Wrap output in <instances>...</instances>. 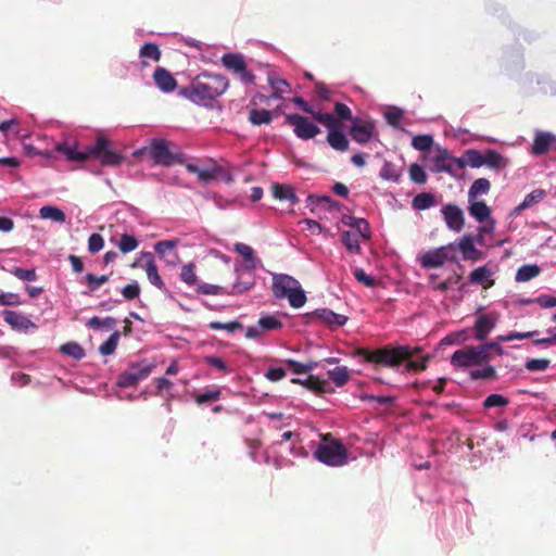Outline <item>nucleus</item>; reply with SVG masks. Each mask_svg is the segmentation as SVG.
I'll return each instance as SVG.
<instances>
[{"label":"nucleus","mask_w":556,"mask_h":556,"mask_svg":"<svg viewBox=\"0 0 556 556\" xmlns=\"http://www.w3.org/2000/svg\"><path fill=\"white\" fill-rule=\"evenodd\" d=\"M273 121V114L268 110L251 109L249 113V122L252 125L261 126L269 124Z\"/></svg>","instance_id":"473e14b6"},{"label":"nucleus","mask_w":556,"mask_h":556,"mask_svg":"<svg viewBox=\"0 0 556 556\" xmlns=\"http://www.w3.org/2000/svg\"><path fill=\"white\" fill-rule=\"evenodd\" d=\"M434 170L452 173L453 166L457 164L460 168L465 166V163L462 160L455 159L451 155V153L446 149H437V153L432 159Z\"/></svg>","instance_id":"4468645a"},{"label":"nucleus","mask_w":556,"mask_h":556,"mask_svg":"<svg viewBox=\"0 0 556 556\" xmlns=\"http://www.w3.org/2000/svg\"><path fill=\"white\" fill-rule=\"evenodd\" d=\"M258 326L262 331H269L281 328L282 323L275 316L268 315L258 319Z\"/></svg>","instance_id":"864d4df0"},{"label":"nucleus","mask_w":556,"mask_h":556,"mask_svg":"<svg viewBox=\"0 0 556 556\" xmlns=\"http://www.w3.org/2000/svg\"><path fill=\"white\" fill-rule=\"evenodd\" d=\"M384 117L391 126L400 128V122L403 117V111L401 109L393 108L384 113Z\"/></svg>","instance_id":"69168bd1"},{"label":"nucleus","mask_w":556,"mask_h":556,"mask_svg":"<svg viewBox=\"0 0 556 556\" xmlns=\"http://www.w3.org/2000/svg\"><path fill=\"white\" fill-rule=\"evenodd\" d=\"M286 364L296 375L308 374L317 366V363L313 361L303 364L294 359H287Z\"/></svg>","instance_id":"c03bdc74"},{"label":"nucleus","mask_w":556,"mask_h":556,"mask_svg":"<svg viewBox=\"0 0 556 556\" xmlns=\"http://www.w3.org/2000/svg\"><path fill=\"white\" fill-rule=\"evenodd\" d=\"M314 456L320 463L330 467H341L348 462V450L330 433L321 434V441L314 452Z\"/></svg>","instance_id":"20e7f679"},{"label":"nucleus","mask_w":556,"mask_h":556,"mask_svg":"<svg viewBox=\"0 0 556 556\" xmlns=\"http://www.w3.org/2000/svg\"><path fill=\"white\" fill-rule=\"evenodd\" d=\"M492 271L488 266H480L473 269L469 275V283L482 285L484 289L491 288L494 280L491 279Z\"/></svg>","instance_id":"b1692460"},{"label":"nucleus","mask_w":556,"mask_h":556,"mask_svg":"<svg viewBox=\"0 0 556 556\" xmlns=\"http://www.w3.org/2000/svg\"><path fill=\"white\" fill-rule=\"evenodd\" d=\"M181 281H184L188 286H194L198 281V276L195 274V265L193 263H188L181 267L180 275Z\"/></svg>","instance_id":"a18cd8bd"},{"label":"nucleus","mask_w":556,"mask_h":556,"mask_svg":"<svg viewBox=\"0 0 556 556\" xmlns=\"http://www.w3.org/2000/svg\"><path fill=\"white\" fill-rule=\"evenodd\" d=\"M419 353V349H412L408 345L384 346L377 350L358 349L356 354L362 356L367 363L380 365L384 367H397L406 364L408 371H421L427 367L428 356L417 359L415 356Z\"/></svg>","instance_id":"f257e3e1"},{"label":"nucleus","mask_w":556,"mask_h":556,"mask_svg":"<svg viewBox=\"0 0 556 556\" xmlns=\"http://www.w3.org/2000/svg\"><path fill=\"white\" fill-rule=\"evenodd\" d=\"M122 294L128 301L135 300L140 295V286L134 281L122 289Z\"/></svg>","instance_id":"774afa93"},{"label":"nucleus","mask_w":556,"mask_h":556,"mask_svg":"<svg viewBox=\"0 0 556 556\" xmlns=\"http://www.w3.org/2000/svg\"><path fill=\"white\" fill-rule=\"evenodd\" d=\"M350 135L354 141L361 144L369 142L376 135V125L371 121L355 118L350 128Z\"/></svg>","instance_id":"9b49d317"},{"label":"nucleus","mask_w":556,"mask_h":556,"mask_svg":"<svg viewBox=\"0 0 556 556\" xmlns=\"http://www.w3.org/2000/svg\"><path fill=\"white\" fill-rule=\"evenodd\" d=\"M468 211L479 223L491 219V208L483 201L469 200Z\"/></svg>","instance_id":"bb28decb"},{"label":"nucleus","mask_w":556,"mask_h":556,"mask_svg":"<svg viewBox=\"0 0 556 556\" xmlns=\"http://www.w3.org/2000/svg\"><path fill=\"white\" fill-rule=\"evenodd\" d=\"M286 122L293 126L295 135L303 140L312 139L320 132L317 125L296 113L287 115Z\"/></svg>","instance_id":"9d476101"},{"label":"nucleus","mask_w":556,"mask_h":556,"mask_svg":"<svg viewBox=\"0 0 556 556\" xmlns=\"http://www.w3.org/2000/svg\"><path fill=\"white\" fill-rule=\"evenodd\" d=\"M254 285L252 279L250 280H241L238 279L233 285L230 291H227V294L238 295L249 291Z\"/></svg>","instance_id":"bf43d9fd"},{"label":"nucleus","mask_w":556,"mask_h":556,"mask_svg":"<svg viewBox=\"0 0 556 556\" xmlns=\"http://www.w3.org/2000/svg\"><path fill=\"white\" fill-rule=\"evenodd\" d=\"M11 274L23 281H35L37 279V274L34 268L24 269L22 267H13Z\"/></svg>","instance_id":"13d9d810"},{"label":"nucleus","mask_w":556,"mask_h":556,"mask_svg":"<svg viewBox=\"0 0 556 556\" xmlns=\"http://www.w3.org/2000/svg\"><path fill=\"white\" fill-rule=\"evenodd\" d=\"M327 141L337 151L343 152L349 149V140L340 127L328 132Z\"/></svg>","instance_id":"cd10ccee"},{"label":"nucleus","mask_w":556,"mask_h":556,"mask_svg":"<svg viewBox=\"0 0 556 556\" xmlns=\"http://www.w3.org/2000/svg\"><path fill=\"white\" fill-rule=\"evenodd\" d=\"M235 251L241 255L247 263H249L247 266L249 269H254L256 267L254 251L250 245L238 242L235 244Z\"/></svg>","instance_id":"58836bf2"},{"label":"nucleus","mask_w":556,"mask_h":556,"mask_svg":"<svg viewBox=\"0 0 556 556\" xmlns=\"http://www.w3.org/2000/svg\"><path fill=\"white\" fill-rule=\"evenodd\" d=\"M556 143V136L551 132L539 131L536 132L533 146L532 153L534 155H542L548 152L552 147Z\"/></svg>","instance_id":"aec40b11"},{"label":"nucleus","mask_w":556,"mask_h":556,"mask_svg":"<svg viewBox=\"0 0 556 556\" xmlns=\"http://www.w3.org/2000/svg\"><path fill=\"white\" fill-rule=\"evenodd\" d=\"M466 156H467V163L471 167L478 168V167L483 166L484 153H481L477 150H468L466 152Z\"/></svg>","instance_id":"338daca9"},{"label":"nucleus","mask_w":556,"mask_h":556,"mask_svg":"<svg viewBox=\"0 0 556 556\" xmlns=\"http://www.w3.org/2000/svg\"><path fill=\"white\" fill-rule=\"evenodd\" d=\"M469 338L468 330H460L447 334L441 342L445 344H462Z\"/></svg>","instance_id":"052dcab7"},{"label":"nucleus","mask_w":556,"mask_h":556,"mask_svg":"<svg viewBox=\"0 0 556 556\" xmlns=\"http://www.w3.org/2000/svg\"><path fill=\"white\" fill-rule=\"evenodd\" d=\"M454 244L466 261L476 262L483 257V253L475 247L473 236L471 233L464 235L458 242Z\"/></svg>","instance_id":"2eb2a0df"},{"label":"nucleus","mask_w":556,"mask_h":556,"mask_svg":"<svg viewBox=\"0 0 556 556\" xmlns=\"http://www.w3.org/2000/svg\"><path fill=\"white\" fill-rule=\"evenodd\" d=\"M334 112L337 114V118L340 121H351L353 122L355 118L352 116L351 109L341 102H336L334 104Z\"/></svg>","instance_id":"e2e57ef3"},{"label":"nucleus","mask_w":556,"mask_h":556,"mask_svg":"<svg viewBox=\"0 0 556 556\" xmlns=\"http://www.w3.org/2000/svg\"><path fill=\"white\" fill-rule=\"evenodd\" d=\"M491 184L486 178H478L473 181L468 191V199L476 200L478 195L486 194L490 191Z\"/></svg>","instance_id":"c9c22d12"},{"label":"nucleus","mask_w":556,"mask_h":556,"mask_svg":"<svg viewBox=\"0 0 556 556\" xmlns=\"http://www.w3.org/2000/svg\"><path fill=\"white\" fill-rule=\"evenodd\" d=\"M115 325H116V319L113 317L100 318L98 316H93L87 323V326L92 329H100V328L111 329Z\"/></svg>","instance_id":"8fccbe9b"},{"label":"nucleus","mask_w":556,"mask_h":556,"mask_svg":"<svg viewBox=\"0 0 556 556\" xmlns=\"http://www.w3.org/2000/svg\"><path fill=\"white\" fill-rule=\"evenodd\" d=\"M496 321L497 318L493 314H483L478 316L473 326L475 339L478 341H484L495 328Z\"/></svg>","instance_id":"f3484780"},{"label":"nucleus","mask_w":556,"mask_h":556,"mask_svg":"<svg viewBox=\"0 0 556 556\" xmlns=\"http://www.w3.org/2000/svg\"><path fill=\"white\" fill-rule=\"evenodd\" d=\"M111 142L103 136L96 139L94 144L87 146L83 150H77V142L73 141L59 143L55 150L62 153L70 162H85L90 157L98 159L104 166L119 165L124 156L110 148Z\"/></svg>","instance_id":"f03ea898"},{"label":"nucleus","mask_w":556,"mask_h":556,"mask_svg":"<svg viewBox=\"0 0 556 556\" xmlns=\"http://www.w3.org/2000/svg\"><path fill=\"white\" fill-rule=\"evenodd\" d=\"M312 117L328 128L329 131L341 127L339 119L330 113L313 112Z\"/></svg>","instance_id":"e433bc0d"},{"label":"nucleus","mask_w":556,"mask_h":556,"mask_svg":"<svg viewBox=\"0 0 556 556\" xmlns=\"http://www.w3.org/2000/svg\"><path fill=\"white\" fill-rule=\"evenodd\" d=\"M109 281L108 275L96 276L93 274L86 275V282L90 291H96L101 285Z\"/></svg>","instance_id":"0e129e2a"},{"label":"nucleus","mask_w":556,"mask_h":556,"mask_svg":"<svg viewBox=\"0 0 556 556\" xmlns=\"http://www.w3.org/2000/svg\"><path fill=\"white\" fill-rule=\"evenodd\" d=\"M379 175L384 180L397 182L401 178L402 172L392 162L386 161L380 169Z\"/></svg>","instance_id":"4c0bfd02"},{"label":"nucleus","mask_w":556,"mask_h":556,"mask_svg":"<svg viewBox=\"0 0 556 556\" xmlns=\"http://www.w3.org/2000/svg\"><path fill=\"white\" fill-rule=\"evenodd\" d=\"M541 269L538 265H522L516 274V280L518 282H527L535 278L540 274Z\"/></svg>","instance_id":"ea45409f"},{"label":"nucleus","mask_w":556,"mask_h":556,"mask_svg":"<svg viewBox=\"0 0 556 556\" xmlns=\"http://www.w3.org/2000/svg\"><path fill=\"white\" fill-rule=\"evenodd\" d=\"M155 365L142 361L140 363L130 364L117 378V386L121 388H129L136 386L139 381L144 380L153 371Z\"/></svg>","instance_id":"0eeeda50"},{"label":"nucleus","mask_w":556,"mask_h":556,"mask_svg":"<svg viewBox=\"0 0 556 556\" xmlns=\"http://www.w3.org/2000/svg\"><path fill=\"white\" fill-rule=\"evenodd\" d=\"M546 197V191L543 189H535L529 194H527L521 202V207H532L533 205L540 203Z\"/></svg>","instance_id":"09e8293b"},{"label":"nucleus","mask_w":556,"mask_h":556,"mask_svg":"<svg viewBox=\"0 0 556 556\" xmlns=\"http://www.w3.org/2000/svg\"><path fill=\"white\" fill-rule=\"evenodd\" d=\"M484 165L492 169H500L507 165V160L494 150H486L483 156Z\"/></svg>","instance_id":"c756f323"},{"label":"nucleus","mask_w":556,"mask_h":556,"mask_svg":"<svg viewBox=\"0 0 556 556\" xmlns=\"http://www.w3.org/2000/svg\"><path fill=\"white\" fill-rule=\"evenodd\" d=\"M197 292L207 295H218L227 293V291L223 287L208 283L199 285L197 288Z\"/></svg>","instance_id":"680f3d73"},{"label":"nucleus","mask_w":556,"mask_h":556,"mask_svg":"<svg viewBox=\"0 0 556 556\" xmlns=\"http://www.w3.org/2000/svg\"><path fill=\"white\" fill-rule=\"evenodd\" d=\"M189 173L195 174L199 180L203 182H211L215 180L219 173V167L214 165L212 167H200L195 164L189 163L186 165Z\"/></svg>","instance_id":"5701e85b"},{"label":"nucleus","mask_w":556,"mask_h":556,"mask_svg":"<svg viewBox=\"0 0 556 556\" xmlns=\"http://www.w3.org/2000/svg\"><path fill=\"white\" fill-rule=\"evenodd\" d=\"M455 244L450 243L446 247H441L434 250L427 251L420 258V264L424 268H438L441 267L447 260V250L454 249Z\"/></svg>","instance_id":"ddd939ff"},{"label":"nucleus","mask_w":556,"mask_h":556,"mask_svg":"<svg viewBox=\"0 0 556 556\" xmlns=\"http://www.w3.org/2000/svg\"><path fill=\"white\" fill-rule=\"evenodd\" d=\"M409 178L417 185H424L427 181V174L422 166L417 163H413L409 166Z\"/></svg>","instance_id":"603ef678"},{"label":"nucleus","mask_w":556,"mask_h":556,"mask_svg":"<svg viewBox=\"0 0 556 556\" xmlns=\"http://www.w3.org/2000/svg\"><path fill=\"white\" fill-rule=\"evenodd\" d=\"M273 292L278 299L287 298L294 308L302 307L306 302V295L300 282L288 275L281 274L274 277Z\"/></svg>","instance_id":"39448f33"},{"label":"nucleus","mask_w":556,"mask_h":556,"mask_svg":"<svg viewBox=\"0 0 556 556\" xmlns=\"http://www.w3.org/2000/svg\"><path fill=\"white\" fill-rule=\"evenodd\" d=\"M469 377L472 380H493L496 378V370L493 366L486 365L482 368L471 370Z\"/></svg>","instance_id":"a19ab883"},{"label":"nucleus","mask_w":556,"mask_h":556,"mask_svg":"<svg viewBox=\"0 0 556 556\" xmlns=\"http://www.w3.org/2000/svg\"><path fill=\"white\" fill-rule=\"evenodd\" d=\"M435 204V198L430 192H422L417 194L412 202V205L417 211H425Z\"/></svg>","instance_id":"f704fd0d"},{"label":"nucleus","mask_w":556,"mask_h":556,"mask_svg":"<svg viewBox=\"0 0 556 556\" xmlns=\"http://www.w3.org/2000/svg\"><path fill=\"white\" fill-rule=\"evenodd\" d=\"M491 359V354H485V349L482 344L469 345L456 350L451 356V365L454 368H469L488 364Z\"/></svg>","instance_id":"423d86ee"},{"label":"nucleus","mask_w":556,"mask_h":556,"mask_svg":"<svg viewBox=\"0 0 556 556\" xmlns=\"http://www.w3.org/2000/svg\"><path fill=\"white\" fill-rule=\"evenodd\" d=\"M341 222L345 226L355 228L364 240H369L371 238V229L369 223L365 218L343 215Z\"/></svg>","instance_id":"4be33fe9"},{"label":"nucleus","mask_w":556,"mask_h":556,"mask_svg":"<svg viewBox=\"0 0 556 556\" xmlns=\"http://www.w3.org/2000/svg\"><path fill=\"white\" fill-rule=\"evenodd\" d=\"M328 378L337 388H342L350 380V371L345 366H338L328 371Z\"/></svg>","instance_id":"c85d7f7f"},{"label":"nucleus","mask_w":556,"mask_h":556,"mask_svg":"<svg viewBox=\"0 0 556 556\" xmlns=\"http://www.w3.org/2000/svg\"><path fill=\"white\" fill-rule=\"evenodd\" d=\"M140 153L148 154L155 164L170 166L179 159L169 151L168 144L163 139H154L149 147H146Z\"/></svg>","instance_id":"1a4fd4ad"},{"label":"nucleus","mask_w":556,"mask_h":556,"mask_svg":"<svg viewBox=\"0 0 556 556\" xmlns=\"http://www.w3.org/2000/svg\"><path fill=\"white\" fill-rule=\"evenodd\" d=\"M443 219L447 228L459 232L465 226V217L462 208L456 204H446L442 207Z\"/></svg>","instance_id":"f8f14e48"},{"label":"nucleus","mask_w":556,"mask_h":556,"mask_svg":"<svg viewBox=\"0 0 556 556\" xmlns=\"http://www.w3.org/2000/svg\"><path fill=\"white\" fill-rule=\"evenodd\" d=\"M2 315L4 321L15 330L27 331L29 328H37L28 317L18 312L7 309Z\"/></svg>","instance_id":"6ab92c4d"},{"label":"nucleus","mask_w":556,"mask_h":556,"mask_svg":"<svg viewBox=\"0 0 556 556\" xmlns=\"http://www.w3.org/2000/svg\"><path fill=\"white\" fill-rule=\"evenodd\" d=\"M228 86L229 83L225 76L203 73L194 77L189 86L180 88L179 94L195 104L211 106Z\"/></svg>","instance_id":"7ed1b4c3"},{"label":"nucleus","mask_w":556,"mask_h":556,"mask_svg":"<svg viewBox=\"0 0 556 556\" xmlns=\"http://www.w3.org/2000/svg\"><path fill=\"white\" fill-rule=\"evenodd\" d=\"M39 216L43 219H52L56 223H64L66 216L62 210L52 205H45L39 210Z\"/></svg>","instance_id":"72a5a7b5"},{"label":"nucleus","mask_w":556,"mask_h":556,"mask_svg":"<svg viewBox=\"0 0 556 556\" xmlns=\"http://www.w3.org/2000/svg\"><path fill=\"white\" fill-rule=\"evenodd\" d=\"M222 64L236 75L239 80L245 85L253 84L255 80L254 74L248 70L245 60L239 53H226L222 56Z\"/></svg>","instance_id":"6e6552de"},{"label":"nucleus","mask_w":556,"mask_h":556,"mask_svg":"<svg viewBox=\"0 0 556 556\" xmlns=\"http://www.w3.org/2000/svg\"><path fill=\"white\" fill-rule=\"evenodd\" d=\"M314 315L321 320L323 323L327 324L330 327H341L343 326L348 317L341 314H337L328 308H320L316 309L314 312Z\"/></svg>","instance_id":"393cba45"},{"label":"nucleus","mask_w":556,"mask_h":556,"mask_svg":"<svg viewBox=\"0 0 556 556\" xmlns=\"http://www.w3.org/2000/svg\"><path fill=\"white\" fill-rule=\"evenodd\" d=\"M119 338H121L119 331H114L109 337V339L100 345L99 352L104 356L112 355L118 345Z\"/></svg>","instance_id":"37998d69"},{"label":"nucleus","mask_w":556,"mask_h":556,"mask_svg":"<svg viewBox=\"0 0 556 556\" xmlns=\"http://www.w3.org/2000/svg\"><path fill=\"white\" fill-rule=\"evenodd\" d=\"M141 260L146 261L144 269L147 273L148 280L161 291H165V283L159 275L157 266L154 261V256L151 252H141Z\"/></svg>","instance_id":"dca6fc26"},{"label":"nucleus","mask_w":556,"mask_h":556,"mask_svg":"<svg viewBox=\"0 0 556 556\" xmlns=\"http://www.w3.org/2000/svg\"><path fill=\"white\" fill-rule=\"evenodd\" d=\"M549 363L547 358H532L526 362L525 367L529 371H544L548 368Z\"/></svg>","instance_id":"6e6d98bb"},{"label":"nucleus","mask_w":556,"mask_h":556,"mask_svg":"<svg viewBox=\"0 0 556 556\" xmlns=\"http://www.w3.org/2000/svg\"><path fill=\"white\" fill-rule=\"evenodd\" d=\"M139 55L143 59H151L159 62L161 59V51L155 43H144L139 51Z\"/></svg>","instance_id":"de8ad7c7"},{"label":"nucleus","mask_w":556,"mask_h":556,"mask_svg":"<svg viewBox=\"0 0 556 556\" xmlns=\"http://www.w3.org/2000/svg\"><path fill=\"white\" fill-rule=\"evenodd\" d=\"M177 241L163 240L155 243L154 249L160 257L164 258L168 264L176 265L179 256L175 250Z\"/></svg>","instance_id":"412c9836"},{"label":"nucleus","mask_w":556,"mask_h":556,"mask_svg":"<svg viewBox=\"0 0 556 556\" xmlns=\"http://www.w3.org/2000/svg\"><path fill=\"white\" fill-rule=\"evenodd\" d=\"M153 80L157 88L165 92H172L177 87V81L169 71L164 67H156L153 73Z\"/></svg>","instance_id":"a211bd4d"},{"label":"nucleus","mask_w":556,"mask_h":556,"mask_svg":"<svg viewBox=\"0 0 556 556\" xmlns=\"http://www.w3.org/2000/svg\"><path fill=\"white\" fill-rule=\"evenodd\" d=\"M220 394H222V392H220L219 389H213V390H208V391H206L204 393L197 394L194 396V401L199 405L205 404V403H210V402H214V401L219 400Z\"/></svg>","instance_id":"4d7b16f0"},{"label":"nucleus","mask_w":556,"mask_h":556,"mask_svg":"<svg viewBox=\"0 0 556 556\" xmlns=\"http://www.w3.org/2000/svg\"><path fill=\"white\" fill-rule=\"evenodd\" d=\"M60 351L63 354L68 355L76 361H80L81 358L85 357V351L81 348V345L78 344L77 342H67L61 345Z\"/></svg>","instance_id":"79ce46f5"},{"label":"nucleus","mask_w":556,"mask_h":556,"mask_svg":"<svg viewBox=\"0 0 556 556\" xmlns=\"http://www.w3.org/2000/svg\"><path fill=\"white\" fill-rule=\"evenodd\" d=\"M139 245V241L131 235L123 233L119 238L117 247L121 252L129 253L136 250Z\"/></svg>","instance_id":"49530a36"},{"label":"nucleus","mask_w":556,"mask_h":556,"mask_svg":"<svg viewBox=\"0 0 556 556\" xmlns=\"http://www.w3.org/2000/svg\"><path fill=\"white\" fill-rule=\"evenodd\" d=\"M273 195L274 198L280 201H290L291 203H295L298 198L294 193L292 187L287 185L276 184L273 186Z\"/></svg>","instance_id":"7c9ffc66"},{"label":"nucleus","mask_w":556,"mask_h":556,"mask_svg":"<svg viewBox=\"0 0 556 556\" xmlns=\"http://www.w3.org/2000/svg\"><path fill=\"white\" fill-rule=\"evenodd\" d=\"M293 382L301 383L308 390H312L318 394L333 392V389L329 386L327 380L319 379L315 376H309L305 380L294 379Z\"/></svg>","instance_id":"a878e982"},{"label":"nucleus","mask_w":556,"mask_h":556,"mask_svg":"<svg viewBox=\"0 0 556 556\" xmlns=\"http://www.w3.org/2000/svg\"><path fill=\"white\" fill-rule=\"evenodd\" d=\"M341 241L346 250L352 254H361L362 248L356 233L345 230L341 235Z\"/></svg>","instance_id":"2f4dec72"},{"label":"nucleus","mask_w":556,"mask_h":556,"mask_svg":"<svg viewBox=\"0 0 556 556\" xmlns=\"http://www.w3.org/2000/svg\"><path fill=\"white\" fill-rule=\"evenodd\" d=\"M509 403L508 399L502 394H490L483 402L484 408L504 407Z\"/></svg>","instance_id":"5fc2aeb1"},{"label":"nucleus","mask_w":556,"mask_h":556,"mask_svg":"<svg viewBox=\"0 0 556 556\" xmlns=\"http://www.w3.org/2000/svg\"><path fill=\"white\" fill-rule=\"evenodd\" d=\"M433 144V138L430 135H417L412 140V146L418 151H427Z\"/></svg>","instance_id":"3c124183"}]
</instances>
